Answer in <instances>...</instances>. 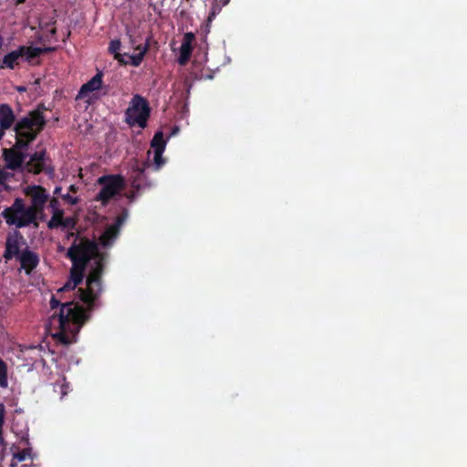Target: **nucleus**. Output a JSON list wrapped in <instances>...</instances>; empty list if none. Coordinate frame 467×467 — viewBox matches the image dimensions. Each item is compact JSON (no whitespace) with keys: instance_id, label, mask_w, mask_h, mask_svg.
Returning a JSON list of instances; mask_svg holds the SVG:
<instances>
[{"instance_id":"obj_1","label":"nucleus","mask_w":467,"mask_h":467,"mask_svg":"<svg viewBox=\"0 0 467 467\" xmlns=\"http://www.w3.org/2000/svg\"><path fill=\"white\" fill-rule=\"evenodd\" d=\"M76 235V239L68 248L67 257L72 263L87 265L92 258H95V265L91 267L86 280V288H79V298L88 305L89 309L96 306V302L102 293V275L105 268V261L108 254L99 251L98 244L95 241L87 237L79 238Z\"/></svg>"},{"instance_id":"obj_2","label":"nucleus","mask_w":467,"mask_h":467,"mask_svg":"<svg viewBox=\"0 0 467 467\" xmlns=\"http://www.w3.org/2000/svg\"><path fill=\"white\" fill-rule=\"evenodd\" d=\"M60 294L53 295L50 299L51 309L60 306L59 313L52 316V321L57 320L59 330L54 335L60 343L65 346L73 344L77 341V336L82 326L88 320V312L92 311L88 306L84 307L78 303L67 301L61 303V298L57 296Z\"/></svg>"},{"instance_id":"obj_3","label":"nucleus","mask_w":467,"mask_h":467,"mask_svg":"<svg viewBox=\"0 0 467 467\" xmlns=\"http://www.w3.org/2000/svg\"><path fill=\"white\" fill-rule=\"evenodd\" d=\"M16 132V142L12 148L4 149L2 157L5 162V169L16 171L22 168L26 163V154L23 150H27L29 144L33 142L36 138V133L30 131L18 130L17 127L14 126Z\"/></svg>"},{"instance_id":"obj_4","label":"nucleus","mask_w":467,"mask_h":467,"mask_svg":"<svg viewBox=\"0 0 467 467\" xmlns=\"http://www.w3.org/2000/svg\"><path fill=\"white\" fill-rule=\"evenodd\" d=\"M2 216L8 225H14L17 229L31 226L35 222V213L19 197L14 200L11 206L5 208Z\"/></svg>"},{"instance_id":"obj_5","label":"nucleus","mask_w":467,"mask_h":467,"mask_svg":"<svg viewBox=\"0 0 467 467\" xmlns=\"http://www.w3.org/2000/svg\"><path fill=\"white\" fill-rule=\"evenodd\" d=\"M150 109L146 99L134 95L129 108L125 111L126 122L130 126L144 129L150 118Z\"/></svg>"},{"instance_id":"obj_6","label":"nucleus","mask_w":467,"mask_h":467,"mask_svg":"<svg viewBox=\"0 0 467 467\" xmlns=\"http://www.w3.org/2000/svg\"><path fill=\"white\" fill-rule=\"evenodd\" d=\"M47 108L43 103L37 105L36 109L31 110L26 116L22 117L16 122L18 130L30 131L37 135L45 129L47 120L44 111Z\"/></svg>"},{"instance_id":"obj_7","label":"nucleus","mask_w":467,"mask_h":467,"mask_svg":"<svg viewBox=\"0 0 467 467\" xmlns=\"http://www.w3.org/2000/svg\"><path fill=\"white\" fill-rule=\"evenodd\" d=\"M98 183L102 185L95 200L106 204L116 196L124 187L125 182L121 175H104L98 179Z\"/></svg>"},{"instance_id":"obj_8","label":"nucleus","mask_w":467,"mask_h":467,"mask_svg":"<svg viewBox=\"0 0 467 467\" xmlns=\"http://www.w3.org/2000/svg\"><path fill=\"white\" fill-rule=\"evenodd\" d=\"M48 162H50V160L47 156V150L42 149L30 155L29 160L25 163V170L33 174L45 172L52 176L55 169Z\"/></svg>"},{"instance_id":"obj_9","label":"nucleus","mask_w":467,"mask_h":467,"mask_svg":"<svg viewBox=\"0 0 467 467\" xmlns=\"http://www.w3.org/2000/svg\"><path fill=\"white\" fill-rule=\"evenodd\" d=\"M24 193L30 199L28 206L34 213L41 212L46 208V204L49 200V193L47 189L41 185H28L24 189Z\"/></svg>"},{"instance_id":"obj_10","label":"nucleus","mask_w":467,"mask_h":467,"mask_svg":"<svg viewBox=\"0 0 467 467\" xmlns=\"http://www.w3.org/2000/svg\"><path fill=\"white\" fill-rule=\"evenodd\" d=\"M148 166V162H143L142 164H140L138 161H136L135 163L132 165L130 178L131 187L133 190L140 192V190H143L150 186V182H149L145 174V170Z\"/></svg>"},{"instance_id":"obj_11","label":"nucleus","mask_w":467,"mask_h":467,"mask_svg":"<svg viewBox=\"0 0 467 467\" xmlns=\"http://www.w3.org/2000/svg\"><path fill=\"white\" fill-rule=\"evenodd\" d=\"M23 242L24 237L18 230H15L13 233L9 234L5 241L4 258L9 261L14 257H17L21 254L20 244Z\"/></svg>"},{"instance_id":"obj_12","label":"nucleus","mask_w":467,"mask_h":467,"mask_svg":"<svg viewBox=\"0 0 467 467\" xmlns=\"http://www.w3.org/2000/svg\"><path fill=\"white\" fill-rule=\"evenodd\" d=\"M86 268L87 265L72 263V268L70 270V280L67 281L64 286L57 290V294L75 290V288L82 283Z\"/></svg>"},{"instance_id":"obj_13","label":"nucleus","mask_w":467,"mask_h":467,"mask_svg":"<svg viewBox=\"0 0 467 467\" xmlns=\"http://www.w3.org/2000/svg\"><path fill=\"white\" fill-rule=\"evenodd\" d=\"M20 262L21 268L26 271V274H30L39 264V257L36 253L26 248L16 257Z\"/></svg>"},{"instance_id":"obj_14","label":"nucleus","mask_w":467,"mask_h":467,"mask_svg":"<svg viewBox=\"0 0 467 467\" xmlns=\"http://www.w3.org/2000/svg\"><path fill=\"white\" fill-rule=\"evenodd\" d=\"M195 38V36L192 32H188L184 34L182 42L180 47V55L178 57V63L181 66H184L190 60L192 53V42Z\"/></svg>"},{"instance_id":"obj_15","label":"nucleus","mask_w":467,"mask_h":467,"mask_svg":"<svg viewBox=\"0 0 467 467\" xmlns=\"http://www.w3.org/2000/svg\"><path fill=\"white\" fill-rule=\"evenodd\" d=\"M53 50H55L54 47H35L27 46L18 47V52L19 55H21L20 58H24L29 63L40 55L51 52Z\"/></svg>"},{"instance_id":"obj_16","label":"nucleus","mask_w":467,"mask_h":467,"mask_svg":"<svg viewBox=\"0 0 467 467\" xmlns=\"http://www.w3.org/2000/svg\"><path fill=\"white\" fill-rule=\"evenodd\" d=\"M16 115L10 105L6 103L0 104V127L4 130H9L16 125Z\"/></svg>"},{"instance_id":"obj_17","label":"nucleus","mask_w":467,"mask_h":467,"mask_svg":"<svg viewBox=\"0 0 467 467\" xmlns=\"http://www.w3.org/2000/svg\"><path fill=\"white\" fill-rule=\"evenodd\" d=\"M102 72L97 73L90 80L82 85L79 96L85 97L88 93L100 89L102 86Z\"/></svg>"},{"instance_id":"obj_18","label":"nucleus","mask_w":467,"mask_h":467,"mask_svg":"<svg viewBox=\"0 0 467 467\" xmlns=\"http://www.w3.org/2000/svg\"><path fill=\"white\" fill-rule=\"evenodd\" d=\"M119 230L118 226L109 225L99 237V242L103 246H110L118 237Z\"/></svg>"},{"instance_id":"obj_19","label":"nucleus","mask_w":467,"mask_h":467,"mask_svg":"<svg viewBox=\"0 0 467 467\" xmlns=\"http://www.w3.org/2000/svg\"><path fill=\"white\" fill-rule=\"evenodd\" d=\"M21 55H19L18 48L7 53L2 60V65L0 68H9L14 69L16 65H18V60Z\"/></svg>"},{"instance_id":"obj_20","label":"nucleus","mask_w":467,"mask_h":467,"mask_svg":"<svg viewBox=\"0 0 467 467\" xmlns=\"http://www.w3.org/2000/svg\"><path fill=\"white\" fill-rule=\"evenodd\" d=\"M10 451H12L13 459L17 463L19 462L25 461L27 457L31 458L32 454V447H25L22 450H19L18 446H16L15 444L12 445L10 448Z\"/></svg>"},{"instance_id":"obj_21","label":"nucleus","mask_w":467,"mask_h":467,"mask_svg":"<svg viewBox=\"0 0 467 467\" xmlns=\"http://www.w3.org/2000/svg\"><path fill=\"white\" fill-rule=\"evenodd\" d=\"M121 47V42L119 39H114L109 42V52L114 55V58L120 65H127L128 62L124 59V56H128V54H120L119 51Z\"/></svg>"},{"instance_id":"obj_22","label":"nucleus","mask_w":467,"mask_h":467,"mask_svg":"<svg viewBox=\"0 0 467 467\" xmlns=\"http://www.w3.org/2000/svg\"><path fill=\"white\" fill-rule=\"evenodd\" d=\"M150 147L155 150L164 151L166 147V140H164L162 131H157L151 141Z\"/></svg>"},{"instance_id":"obj_23","label":"nucleus","mask_w":467,"mask_h":467,"mask_svg":"<svg viewBox=\"0 0 467 467\" xmlns=\"http://www.w3.org/2000/svg\"><path fill=\"white\" fill-rule=\"evenodd\" d=\"M64 217V211H57L52 213V216L50 220L47 222L48 229H57L60 227L62 224V220Z\"/></svg>"},{"instance_id":"obj_24","label":"nucleus","mask_w":467,"mask_h":467,"mask_svg":"<svg viewBox=\"0 0 467 467\" xmlns=\"http://www.w3.org/2000/svg\"><path fill=\"white\" fill-rule=\"evenodd\" d=\"M149 47H150L149 43L147 42L145 44V47H142L140 52H139L138 54H135V55L129 56L130 59V63L131 66L139 67L141 64V62H142L146 53L149 50Z\"/></svg>"},{"instance_id":"obj_25","label":"nucleus","mask_w":467,"mask_h":467,"mask_svg":"<svg viewBox=\"0 0 467 467\" xmlns=\"http://www.w3.org/2000/svg\"><path fill=\"white\" fill-rule=\"evenodd\" d=\"M0 387L6 389L8 387L7 365L0 358Z\"/></svg>"},{"instance_id":"obj_26","label":"nucleus","mask_w":467,"mask_h":467,"mask_svg":"<svg viewBox=\"0 0 467 467\" xmlns=\"http://www.w3.org/2000/svg\"><path fill=\"white\" fill-rule=\"evenodd\" d=\"M57 387L59 388L61 398H63L64 396H66L67 394L68 383L66 382V378L65 377H63L61 382H56L55 383L54 389H55L56 391H57Z\"/></svg>"},{"instance_id":"obj_27","label":"nucleus","mask_w":467,"mask_h":467,"mask_svg":"<svg viewBox=\"0 0 467 467\" xmlns=\"http://www.w3.org/2000/svg\"><path fill=\"white\" fill-rule=\"evenodd\" d=\"M5 407L3 403H0V442L4 441L3 437V428L5 424Z\"/></svg>"},{"instance_id":"obj_28","label":"nucleus","mask_w":467,"mask_h":467,"mask_svg":"<svg viewBox=\"0 0 467 467\" xmlns=\"http://www.w3.org/2000/svg\"><path fill=\"white\" fill-rule=\"evenodd\" d=\"M76 220L72 217H63L61 228L73 230L76 227Z\"/></svg>"},{"instance_id":"obj_29","label":"nucleus","mask_w":467,"mask_h":467,"mask_svg":"<svg viewBox=\"0 0 467 467\" xmlns=\"http://www.w3.org/2000/svg\"><path fill=\"white\" fill-rule=\"evenodd\" d=\"M46 214L45 209H42L41 212H35V222L31 223L33 228L37 229L39 227V222L45 221Z\"/></svg>"},{"instance_id":"obj_30","label":"nucleus","mask_w":467,"mask_h":467,"mask_svg":"<svg viewBox=\"0 0 467 467\" xmlns=\"http://www.w3.org/2000/svg\"><path fill=\"white\" fill-rule=\"evenodd\" d=\"M163 151L155 150L154 151V164L155 169H160L165 162L163 157H162Z\"/></svg>"},{"instance_id":"obj_31","label":"nucleus","mask_w":467,"mask_h":467,"mask_svg":"<svg viewBox=\"0 0 467 467\" xmlns=\"http://www.w3.org/2000/svg\"><path fill=\"white\" fill-rule=\"evenodd\" d=\"M13 175L12 172L7 171L5 169H0V185H5Z\"/></svg>"},{"instance_id":"obj_32","label":"nucleus","mask_w":467,"mask_h":467,"mask_svg":"<svg viewBox=\"0 0 467 467\" xmlns=\"http://www.w3.org/2000/svg\"><path fill=\"white\" fill-rule=\"evenodd\" d=\"M48 202V206L52 210V213L57 211H64L63 209L60 208V202L57 197H49Z\"/></svg>"},{"instance_id":"obj_33","label":"nucleus","mask_w":467,"mask_h":467,"mask_svg":"<svg viewBox=\"0 0 467 467\" xmlns=\"http://www.w3.org/2000/svg\"><path fill=\"white\" fill-rule=\"evenodd\" d=\"M62 199L72 205L77 204L78 202V198L73 197L69 193H66V194L62 195Z\"/></svg>"},{"instance_id":"obj_34","label":"nucleus","mask_w":467,"mask_h":467,"mask_svg":"<svg viewBox=\"0 0 467 467\" xmlns=\"http://www.w3.org/2000/svg\"><path fill=\"white\" fill-rule=\"evenodd\" d=\"M127 217L126 213L120 214L117 217L116 222L112 224L113 226H118L119 230L120 226L123 224Z\"/></svg>"},{"instance_id":"obj_35","label":"nucleus","mask_w":467,"mask_h":467,"mask_svg":"<svg viewBox=\"0 0 467 467\" xmlns=\"http://www.w3.org/2000/svg\"><path fill=\"white\" fill-rule=\"evenodd\" d=\"M19 443L25 447H31L27 432L21 436Z\"/></svg>"},{"instance_id":"obj_36","label":"nucleus","mask_w":467,"mask_h":467,"mask_svg":"<svg viewBox=\"0 0 467 467\" xmlns=\"http://www.w3.org/2000/svg\"><path fill=\"white\" fill-rule=\"evenodd\" d=\"M139 192H137L136 190L132 191L130 194L127 195V197L130 200V201H133L136 196L138 195Z\"/></svg>"},{"instance_id":"obj_37","label":"nucleus","mask_w":467,"mask_h":467,"mask_svg":"<svg viewBox=\"0 0 467 467\" xmlns=\"http://www.w3.org/2000/svg\"><path fill=\"white\" fill-rule=\"evenodd\" d=\"M61 190H62V188H61L60 186H57V187L54 189V192H53L54 195H58V194H60Z\"/></svg>"},{"instance_id":"obj_38","label":"nucleus","mask_w":467,"mask_h":467,"mask_svg":"<svg viewBox=\"0 0 467 467\" xmlns=\"http://www.w3.org/2000/svg\"><path fill=\"white\" fill-rule=\"evenodd\" d=\"M10 467H17V462L14 460L11 461ZM22 467H27V465L24 464Z\"/></svg>"},{"instance_id":"obj_39","label":"nucleus","mask_w":467,"mask_h":467,"mask_svg":"<svg viewBox=\"0 0 467 467\" xmlns=\"http://www.w3.org/2000/svg\"><path fill=\"white\" fill-rule=\"evenodd\" d=\"M5 130H4V129H2V127H0V140L4 137Z\"/></svg>"},{"instance_id":"obj_40","label":"nucleus","mask_w":467,"mask_h":467,"mask_svg":"<svg viewBox=\"0 0 467 467\" xmlns=\"http://www.w3.org/2000/svg\"><path fill=\"white\" fill-rule=\"evenodd\" d=\"M145 47V45H144V46H142V45H138V46L135 47V49H136V50H138L139 52H140V51H141V49H142V47Z\"/></svg>"},{"instance_id":"obj_41","label":"nucleus","mask_w":467,"mask_h":467,"mask_svg":"<svg viewBox=\"0 0 467 467\" xmlns=\"http://www.w3.org/2000/svg\"><path fill=\"white\" fill-rule=\"evenodd\" d=\"M73 236H75V234L73 232H70V233L67 234V239H69V238H71Z\"/></svg>"},{"instance_id":"obj_42","label":"nucleus","mask_w":467,"mask_h":467,"mask_svg":"<svg viewBox=\"0 0 467 467\" xmlns=\"http://www.w3.org/2000/svg\"><path fill=\"white\" fill-rule=\"evenodd\" d=\"M56 33H57V29H56V28H52V29L50 30V34H51L52 36L56 35Z\"/></svg>"},{"instance_id":"obj_43","label":"nucleus","mask_w":467,"mask_h":467,"mask_svg":"<svg viewBox=\"0 0 467 467\" xmlns=\"http://www.w3.org/2000/svg\"><path fill=\"white\" fill-rule=\"evenodd\" d=\"M69 190L72 191V192H75L76 191V187L74 185H71L69 187Z\"/></svg>"}]
</instances>
